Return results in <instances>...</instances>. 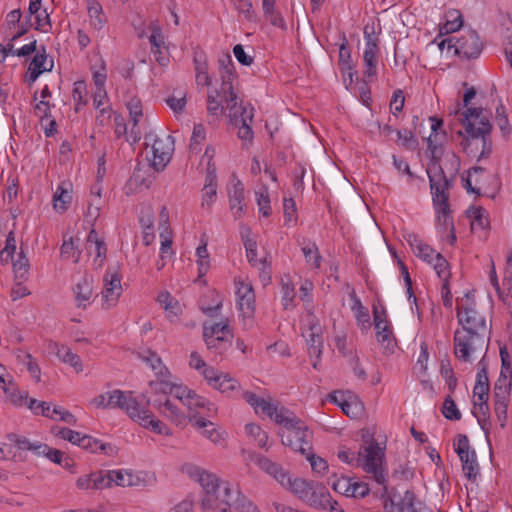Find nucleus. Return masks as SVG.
<instances>
[{
  "mask_svg": "<svg viewBox=\"0 0 512 512\" xmlns=\"http://www.w3.org/2000/svg\"><path fill=\"white\" fill-rule=\"evenodd\" d=\"M457 320L461 328L454 332V354L459 361L468 363L478 352L488 351L491 328L485 316L476 309L470 292L457 299Z\"/></svg>",
  "mask_w": 512,
  "mask_h": 512,
  "instance_id": "obj_1",
  "label": "nucleus"
},
{
  "mask_svg": "<svg viewBox=\"0 0 512 512\" xmlns=\"http://www.w3.org/2000/svg\"><path fill=\"white\" fill-rule=\"evenodd\" d=\"M181 471L201 485L200 506L203 512H228L231 509L239 512H259L238 489L233 490L229 482L222 481L216 474L191 463L183 464Z\"/></svg>",
  "mask_w": 512,
  "mask_h": 512,
  "instance_id": "obj_2",
  "label": "nucleus"
},
{
  "mask_svg": "<svg viewBox=\"0 0 512 512\" xmlns=\"http://www.w3.org/2000/svg\"><path fill=\"white\" fill-rule=\"evenodd\" d=\"M461 123L465 134L458 131L462 137L460 146L469 157L477 161L488 159L492 153V124L486 116H483L482 108H467L462 113Z\"/></svg>",
  "mask_w": 512,
  "mask_h": 512,
  "instance_id": "obj_3",
  "label": "nucleus"
},
{
  "mask_svg": "<svg viewBox=\"0 0 512 512\" xmlns=\"http://www.w3.org/2000/svg\"><path fill=\"white\" fill-rule=\"evenodd\" d=\"M91 403L96 408H120L142 427L158 434H167L163 430L167 429V427L160 420L156 419L149 410V400H139L132 396V392L125 393L116 389L96 396L92 399Z\"/></svg>",
  "mask_w": 512,
  "mask_h": 512,
  "instance_id": "obj_4",
  "label": "nucleus"
},
{
  "mask_svg": "<svg viewBox=\"0 0 512 512\" xmlns=\"http://www.w3.org/2000/svg\"><path fill=\"white\" fill-rule=\"evenodd\" d=\"M337 456L344 463L362 467L365 472L373 475L377 483L384 484L386 482L382 467L385 454L378 443L371 442L368 445H364L358 452L340 450Z\"/></svg>",
  "mask_w": 512,
  "mask_h": 512,
  "instance_id": "obj_5",
  "label": "nucleus"
},
{
  "mask_svg": "<svg viewBox=\"0 0 512 512\" xmlns=\"http://www.w3.org/2000/svg\"><path fill=\"white\" fill-rule=\"evenodd\" d=\"M275 422L285 428L279 433L283 445L301 454L312 450V433L293 412H282L276 415Z\"/></svg>",
  "mask_w": 512,
  "mask_h": 512,
  "instance_id": "obj_6",
  "label": "nucleus"
},
{
  "mask_svg": "<svg viewBox=\"0 0 512 512\" xmlns=\"http://www.w3.org/2000/svg\"><path fill=\"white\" fill-rule=\"evenodd\" d=\"M427 174L435 211L439 218L440 214L443 216L444 223H446L451 213L449 190L453 186L454 176L448 178L441 165L435 160H432L431 164L428 166Z\"/></svg>",
  "mask_w": 512,
  "mask_h": 512,
  "instance_id": "obj_7",
  "label": "nucleus"
},
{
  "mask_svg": "<svg viewBox=\"0 0 512 512\" xmlns=\"http://www.w3.org/2000/svg\"><path fill=\"white\" fill-rule=\"evenodd\" d=\"M455 452L458 454L464 475L470 481H475L479 474V464L474 449H471L469 439L464 434H459L457 442L454 443Z\"/></svg>",
  "mask_w": 512,
  "mask_h": 512,
  "instance_id": "obj_8",
  "label": "nucleus"
},
{
  "mask_svg": "<svg viewBox=\"0 0 512 512\" xmlns=\"http://www.w3.org/2000/svg\"><path fill=\"white\" fill-rule=\"evenodd\" d=\"M230 105H233V102L227 103L228 117L233 124L239 126L238 137L244 141H251L253 139L251 128L254 117L253 107L248 110L247 107L239 105L237 100H235V107H230Z\"/></svg>",
  "mask_w": 512,
  "mask_h": 512,
  "instance_id": "obj_9",
  "label": "nucleus"
},
{
  "mask_svg": "<svg viewBox=\"0 0 512 512\" xmlns=\"http://www.w3.org/2000/svg\"><path fill=\"white\" fill-rule=\"evenodd\" d=\"M483 49V44L476 31L466 30L455 38L454 53L464 59H476Z\"/></svg>",
  "mask_w": 512,
  "mask_h": 512,
  "instance_id": "obj_10",
  "label": "nucleus"
},
{
  "mask_svg": "<svg viewBox=\"0 0 512 512\" xmlns=\"http://www.w3.org/2000/svg\"><path fill=\"white\" fill-rule=\"evenodd\" d=\"M174 152V139L170 135L155 137L152 144L153 158L151 166L156 171H163L170 162Z\"/></svg>",
  "mask_w": 512,
  "mask_h": 512,
  "instance_id": "obj_11",
  "label": "nucleus"
},
{
  "mask_svg": "<svg viewBox=\"0 0 512 512\" xmlns=\"http://www.w3.org/2000/svg\"><path fill=\"white\" fill-rule=\"evenodd\" d=\"M236 301L240 315L244 319H252L255 314V293L252 285L236 280Z\"/></svg>",
  "mask_w": 512,
  "mask_h": 512,
  "instance_id": "obj_12",
  "label": "nucleus"
},
{
  "mask_svg": "<svg viewBox=\"0 0 512 512\" xmlns=\"http://www.w3.org/2000/svg\"><path fill=\"white\" fill-rule=\"evenodd\" d=\"M373 319L377 341L380 344L385 345V348L388 351L393 352L395 347V337L392 327L387 320L385 309L383 308L380 311L376 307H373Z\"/></svg>",
  "mask_w": 512,
  "mask_h": 512,
  "instance_id": "obj_13",
  "label": "nucleus"
},
{
  "mask_svg": "<svg viewBox=\"0 0 512 512\" xmlns=\"http://www.w3.org/2000/svg\"><path fill=\"white\" fill-rule=\"evenodd\" d=\"M103 283L101 292L103 307L109 309L117 303L122 294L121 278L116 271L109 268L103 277Z\"/></svg>",
  "mask_w": 512,
  "mask_h": 512,
  "instance_id": "obj_14",
  "label": "nucleus"
},
{
  "mask_svg": "<svg viewBox=\"0 0 512 512\" xmlns=\"http://www.w3.org/2000/svg\"><path fill=\"white\" fill-rule=\"evenodd\" d=\"M364 38L366 46L363 54L364 66L363 71L364 77L370 79L377 73V55L379 52L378 38L374 35V32H368V27L364 29Z\"/></svg>",
  "mask_w": 512,
  "mask_h": 512,
  "instance_id": "obj_15",
  "label": "nucleus"
},
{
  "mask_svg": "<svg viewBox=\"0 0 512 512\" xmlns=\"http://www.w3.org/2000/svg\"><path fill=\"white\" fill-rule=\"evenodd\" d=\"M53 66V59H50L49 61L47 60L46 49L42 46L41 49L36 52L29 64L25 75V81L29 85L33 84L42 73L51 71Z\"/></svg>",
  "mask_w": 512,
  "mask_h": 512,
  "instance_id": "obj_16",
  "label": "nucleus"
},
{
  "mask_svg": "<svg viewBox=\"0 0 512 512\" xmlns=\"http://www.w3.org/2000/svg\"><path fill=\"white\" fill-rule=\"evenodd\" d=\"M305 503L316 509H329L330 511L336 510L337 505V502L332 500V497L326 487L318 482H315L313 485Z\"/></svg>",
  "mask_w": 512,
  "mask_h": 512,
  "instance_id": "obj_17",
  "label": "nucleus"
},
{
  "mask_svg": "<svg viewBox=\"0 0 512 512\" xmlns=\"http://www.w3.org/2000/svg\"><path fill=\"white\" fill-rule=\"evenodd\" d=\"M229 207L235 219H239L245 213L246 204L244 203V185L240 180H236L231 188H228Z\"/></svg>",
  "mask_w": 512,
  "mask_h": 512,
  "instance_id": "obj_18",
  "label": "nucleus"
},
{
  "mask_svg": "<svg viewBox=\"0 0 512 512\" xmlns=\"http://www.w3.org/2000/svg\"><path fill=\"white\" fill-rule=\"evenodd\" d=\"M86 250L89 255L95 254L94 263L97 267H101L106 258L107 247L104 240L98 238L95 229H92L87 236Z\"/></svg>",
  "mask_w": 512,
  "mask_h": 512,
  "instance_id": "obj_19",
  "label": "nucleus"
},
{
  "mask_svg": "<svg viewBox=\"0 0 512 512\" xmlns=\"http://www.w3.org/2000/svg\"><path fill=\"white\" fill-rule=\"evenodd\" d=\"M126 107L129 111L130 121L132 122L130 136L127 138V141L131 138L133 142H137L141 138V132L138 129V123L143 116L141 100L137 97H132L127 102Z\"/></svg>",
  "mask_w": 512,
  "mask_h": 512,
  "instance_id": "obj_20",
  "label": "nucleus"
},
{
  "mask_svg": "<svg viewBox=\"0 0 512 512\" xmlns=\"http://www.w3.org/2000/svg\"><path fill=\"white\" fill-rule=\"evenodd\" d=\"M37 450V456H45L51 462L58 464L65 469L70 470L73 466V461L71 458L66 457L64 452L51 448L49 445L45 443H40L38 447L35 448Z\"/></svg>",
  "mask_w": 512,
  "mask_h": 512,
  "instance_id": "obj_21",
  "label": "nucleus"
},
{
  "mask_svg": "<svg viewBox=\"0 0 512 512\" xmlns=\"http://www.w3.org/2000/svg\"><path fill=\"white\" fill-rule=\"evenodd\" d=\"M257 464L263 471L275 478L282 486L289 483L290 476L288 472H286L282 466L271 461L269 458L259 456L257 458Z\"/></svg>",
  "mask_w": 512,
  "mask_h": 512,
  "instance_id": "obj_22",
  "label": "nucleus"
},
{
  "mask_svg": "<svg viewBox=\"0 0 512 512\" xmlns=\"http://www.w3.org/2000/svg\"><path fill=\"white\" fill-rule=\"evenodd\" d=\"M321 332V326L318 323H314L310 325L307 333L304 334L308 345V352L311 357L320 358L323 345Z\"/></svg>",
  "mask_w": 512,
  "mask_h": 512,
  "instance_id": "obj_23",
  "label": "nucleus"
},
{
  "mask_svg": "<svg viewBox=\"0 0 512 512\" xmlns=\"http://www.w3.org/2000/svg\"><path fill=\"white\" fill-rule=\"evenodd\" d=\"M190 421H194V426L201 431L202 435L215 444L223 441L221 433L216 429L215 424L204 417L190 415Z\"/></svg>",
  "mask_w": 512,
  "mask_h": 512,
  "instance_id": "obj_24",
  "label": "nucleus"
},
{
  "mask_svg": "<svg viewBox=\"0 0 512 512\" xmlns=\"http://www.w3.org/2000/svg\"><path fill=\"white\" fill-rule=\"evenodd\" d=\"M77 307L85 308L93 294V279L84 276L73 288Z\"/></svg>",
  "mask_w": 512,
  "mask_h": 512,
  "instance_id": "obj_25",
  "label": "nucleus"
},
{
  "mask_svg": "<svg viewBox=\"0 0 512 512\" xmlns=\"http://www.w3.org/2000/svg\"><path fill=\"white\" fill-rule=\"evenodd\" d=\"M72 201V184L62 182L53 196V206L58 212H65Z\"/></svg>",
  "mask_w": 512,
  "mask_h": 512,
  "instance_id": "obj_26",
  "label": "nucleus"
},
{
  "mask_svg": "<svg viewBox=\"0 0 512 512\" xmlns=\"http://www.w3.org/2000/svg\"><path fill=\"white\" fill-rule=\"evenodd\" d=\"M105 481L103 471H95L79 477L76 481V486L81 490H102L109 483Z\"/></svg>",
  "mask_w": 512,
  "mask_h": 512,
  "instance_id": "obj_27",
  "label": "nucleus"
},
{
  "mask_svg": "<svg viewBox=\"0 0 512 512\" xmlns=\"http://www.w3.org/2000/svg\"><path fill=\"white\" fill-rule=\"evenodd\" d=\"M184 405L187 406V408L191 411L189 416H197V413H192V411H195L196 409L205 410L206 412H204V415L208 417L212 416L217 410L216 406L213 403H211L205 397L197 395L195 392H193L190 396L186 397V402H184Z\"/></svg>",
  "mask_w": 512,
  "mask_h": 512,
  "instance_id": "obj_28",
  "label": "nucleus"
},
{
  "mask_svg": "<svg viewBox=\"0 0 512 512\" xmlns=\"http://www.w3.org/2000/svg\"><path fill=\"white\" fill-rule=\"evenodd\" d=\"M154 407L165 417L170 419L173 423L181 425L185 422L186 416L179 408L174 405L170 400L164 402L155 401Z\"/></svg>",
  "mask_w": 512,
  "mask_h": 512,
  "instance_id": "obj_29",
  "label": "nucleus"
},
{
  "mask_svg": "<svg viewBox=\"0 0 512 512\" xmlns=\"http://www.w3.org/2000/svg\"><path fill=\"white\" fill-rule=\"evenodd\" d=\"M233 336L229 324L226 322L205 323L203 326V337L206 344L215 342L214 337Z\"/></svg>",
  "mask_w": 512,
  "mask_h": 512,
  "instance_id": "obj_30",
  "label": "nucleus"
},
{
  "mask_svg": "<svg viewBox=\"0 0 512 512\" xmlns=\"http://www.w3.org/2000/svg\"><path fill=\"white\" fill-rule=\"evenodd\" d=\"M103 476L105 482H109L106 485V488L112 487L113 484L117 486H132L134 485V477L133 475L124 470H111V471H103Z\"/></svg>",
  "mask_w": 512,
  "mask_h": 512,
  "instance_id": "obj_31",
  "label": "nucleus"
},
{
  "mask_svg": "<svg viewBox=\"0 0 512 512\" xmlns=\"http://www.w3.org/2000/svg\"><path fill=\"white\" fill-rule=\"evenodd\" d=\"M221 89L224 94V98L227 103H232L230 107H235V100H237V94L233 90L232 80L234 77V70H230L228 67L221 68Z\"/></svg>",
  "mask_w": 512,
  "mask_h": 512,
  "instance_id": "obj_32",
  "label": "nucleus"
},
{
  "mask_svg": "<svg viewBox=\"0 0 512 512\" xmlns=\"http://www.w3.org/2000/svg\"><path fill=\"white\" fill-rule=\"evenodd\" d=\"M90 24L95 30H102L107 22L102 6L96 0H87Z\"/></svg>",
  "mask_w": 512,
  "mask_h": 512,
  "instance_id": "obj_33",
  "label": "nucleus"
},
{
  "mask_svg": "<svg viewBox=\"0 0 512 512\" xmlns=\"http://www.w3.org/2000/svg\"><path fill=\"white\" fill-rule=\"evenodd\" d=\"M227 109V102L224 98L222 89L212 90L207 95V112L209 115H218L219 111L223 112Z\"/></svg>",
  "mask_w": 512,
  "mask_h": 512,
  "instance_id": "obj_34",
  "label": "nucleus"
},
{
  "mask_svg": "<svg viewBox=\"0 0 512 512\" xmlns=\"http://www.w3.org/2000/svg\"><path fill=\"white\" fill-rule=\"evenodd\" d=\"M314 484V481H307L301 478L292 479L289 477V483H286L284 487L291 490L300 500L305 502Z\"/></svg>",
  "mask_w": 512,
  "mask_h": 512,
  "instance_id": "obj_35",
  "label": "nucleus"
},
{
  "mask_svg": "<svg viewBox=\"0 0 512 512\" xmlns=\"http://www.w3.org/2000/svg\"><path fill=\"white\" fill-rule=\"evenodd\" d=\"M467 214L471 219V229L473 231L477 229L485 230L489 226L487 211L483 207H471Z\"/></svg>",
  "mask_w": 512,
  "mask_h": 512,
  "instance_id": "obj_36",
  "label": "nucleus"
},
{
  "mask_svg": "<svg viewBox=\"0 0 512 512\" xmlns=\"http://www.w3.org/2000/svg\"><path fill=\"white\" fill-rule=\"evenodd\" d=\"M445 18V22L440 26V35L456 32L463 25L462 14L458 10L448 11Z\"/></svg>",
  "mask_w": 512,
  "mask_h": 512,
  "instance_id": "obj_37",
  "label": "nucleus"
},
{
  "mask_svg": "<svg viewBox=\"0 0 512 512\" xmlns=\"http://www.w3.org/2000/svg\"><path fill=\"white\" fill-rule=\"evenodd\" d=\"M511 377L512 374H508L505 370H501L500 375L494 384L493 398L503 399L504 397H510Z\"/></svg>",
  "mask_w": 512,
  "mask_h": 512,
  "instance_id": "obj_38",
  "label": "nucleus"
},
{
  "mask_svg": "<svg viewBox=\"0 0 512 512\" xmlns=\"http://www.w3.org/2000/svg\"><path fill=\"white\" fill-rule=\"evenodd\" d=\"M57 357L64 363L72 366L77 373L83 370V365L80 357L73 353L67 346H59L56 352Z\"/></svg>",
  "mask_w": 512,
  "mask_h": 512,
  "instance_id": "obj_39",
  "label": "nucleus"
},
{
  "mask_svg": "<svg viewBox=\"0 0 512 512\" xmlns=\"http://www.w3.org/2000/svg\"><path fill=\"white\" fill-rule=\"evenodd\" d=\"M473 414L477 418L481 428L486 432L487 425H490L488 400H474Z\"/></svg>",
  "mask_w": 512,
  "mask_h": 512,
  "instance_id": "obj_40",
  "label": "nucleus"
},
{
  "mask_svg": "<svg viewBox=\"0 0 512 512\" xmlns=\"http://www.w3.org/2000/svg\"><path fill=\"white\" fill-rule=\"evenodd\" d=\"M2 384V389L4 393L10 398L11 402L15 405L22 406L28 401L27 394H22L16 384L9 380L8 382L4 379V383Z\"/></svg>",
  "mask_w": 512,
  "mask_h": 512,
  "instance_id": "obj_41",
  "label": "nucleus"
},
{
  "mask_svg": "<svg viewBox=\"0 0 512 512\" xmlns=\"http://www.w3.org/2000/svg\"><path fill=\"white\" fill-rule=\"evenodd\" d=\"M296 291L294 285L290 282L289 278L287 281L282 279L281 281V302L285 310L293 309L295 306Z\"/></svg>",
  "mask_w": 512,
  "mask_h": 512,
  "instance_id": "obj_42",
  "label": "nucleus"
},
{
  "mask_svg": "<svg viewBox=\"0 0 512 512\" xmlns=\"http://www.w3.org/2000/svg\"><path fill=\"white\" fill-rule=\"evenodd\" d=\"M78 446L83 448L84 450L91 452V453H96L98 450H101L104 453L108 454L107 449L112 450V447L110 444L102 443L100 440H98L90 435H83V434L81 436Z\"/></svg>",
  "mask_w": 512,
  "mask_h": 512,
  "instance_id": "obj_43",
  "label": "nucleus"
},
{
  "mask_svg": "<svg viewBox=\"0 0 512 512\" xmlns=\"http://www.w3.org/2000/svg\"><path fill=\"white\" fill-rule=\"evenodd\" d=\"M351 298L353 300L352 310L356 312V320L359 325H362L363 328H369L370 327V315L367 310L362 305V302L360 299L356 296L355 293L351 295Z\"/></svg>",
  "mask_w": 512,
  "mask_h": 512,
  "instance_id": "obj_44",
  "label": "nucleus"
},
{
  "mask_svg": "<svg viewBox=\"0 0 512 512\" xmlns=\"http://www.w3.org/2000/svg\"><path fill=\"white\" fill-rule=\"evenodd\" d=\"M213 388L219 390L223 394L231 395L232 392L239 388V382L228 374L222 373Z\"/></svg>",
  "mask_w": 512,
  "mask_h": 512,
  "instance_id": "obj_45",
  "label": "nucleus"
},
{
  "mask_svg": "<svg viewBox=\"0 0 512 512\" xmlns=\"http://www.w3.org/2000/svg\"><path fill=\"white\" fill-rule=\"evenodd\" d=\"M352 481V478L346 476L337 477L334 475L333 477L329 478V484L331 485L332 489L335 492L347 497L350 496Z\"/></svg>",
  "mask_w": 512,
  "mask_h": 512,
  "instance_id": "obj_46",
  "label": "nucleus"
},
{
  "mask_svg": "<svg viewBox=\"0 0 512 512\" xmlns=\"http://www.w3.org/2000/svg\"><path fill=\"white\" fill-rule=\"evenodd\" d=\"M216 193L215 175L209 174L203 188L202 207H210L216 198Z\"/></svg>",
  "mask_w": 512,
  "mask_h": 512,
  "instance_id": "obj_47",
  "label": "nucleus"
},
{
  "mask_svg": "<svg viewBox=\"0 0 512 512\" xmlns=\"http://www.w3.org/2000/svg\"><path fill=\"white\" fill-rule=\"evenodd\" d=\"M169 374L167 368H164L163 376L156 381H150L149 386L155 393H162L164 395L171 394L175 391L174 383L165 379V376Z\"/></svg>",
  "mask_w": 512,
  "mask_h": 512,
  "instance_id": "obj_48",
  "label": "nucleus"
},
{
  "mask_svg": "<svg viewBox=\"0 0 512 512\" xmlns=\"http://www.w3.org/2000/svg\"><path fill=\"white\" fill-rule=\"evenodd\" d=\"M256 202L259 208V212L264 217H269L272 214L267 187L263 186L258 191H256Z\"/></svg>",
  "mask_w": 512,
  "mask_h": 512,
  "instance_id": "obj_49",
  "label": "nucleus"
},
{
  "mask_svg": "<svg viewBox=\"0 0 512 512\" xmlns=\"http://www.w3.org/2000/svg\"><path fill=\"white\" fill-rule=\"evenodd\" d=\"M478 354H481V359L477 363V374L475 383L490 386L488 377L489 362L487 359V352H478Z\"/></svg>",
  "mask_w": 512,
  "mask_h": 512,
  "instance_id": "obj_50",
  "label": "nucleus"
},
{
  "mask_svg": "<svg viewBox=\"0 0 512 512\" xmlns=\"http://www.w3.org/2000/svg\"><path fill=\"white\" fill-rule=\"evenodd\" d=\"M494 412L501 428H505L507 422V409L510 403V397L493 398Z\"/></svg>",
  "mask_w": 512,
  "mask_h": 512,
  "instance_id": "obj_51",
  "label": "nucleus"
},
{
  "mask_svg": "<svg viewBox=\"0 0 512 512\" xmlns=\"http://www.w3.org/2000/svg\"><path fill=\"white\" fill-rule=\"evenodd\" d=\"M28 408L35 415H42L50 419H55L50 404L45 401H38L34 398H30L28 401Z\"/></svg>",
  "mask_w": 512,
  "mask_h": 512,
  "instance_id": "obj_52",
  "label": "nucleus"
},
{
  "mask_svg": "<svg viewBox=\"0 0 512 512\" xmlns=\"http://www.w3.org/2000/svg\"><path fill=\"white\" fill-rule=\"evenodd\" d=\"M7 438L18 449L31 451L37 456V450L35 448L39 446L40 442L32 443L26 437H22L16 433L8 434Z\"/></svg>",
  "mask_w": 512,
  "mask_h": 512,
  "instance_id": "obj_53",
  "label": "nucleus"
},
{
  "mask_svg": "<svg viewBox=\"0 0 512 512\" xmlns=\"http://www.w3.org/2000/svg\"><path fill=\"white\" fill-rule=\"evenodd\" d=\"M13 271L16 280L23 281L27 278L29 271V261L23 255L22 251L19 253L18 259L13 262Z\"/></svg>",
  "mask_w": 512,
  "mask_h": 512,
  "instance_id": "obj_54",
  "label": "nucleus"
},
{
  "mask_svg": "<svg viewBox=\"0 0 512 512\" xmlns=\"http://www.w3.org/2000/svg\"><path fill=\"white\" fill-rule=\"evenodd\" d=\"M302 252L307 263L311 264L314 268L320 267L321 256L315 243H309L302 247Z\"/></svg>",
  "mask_w": 512,
  "mask_h": 512,
  "instance_id": "obj_55",
  "label": "nucleus"
},
{
  "mask_svg": "<svg viewBox=\"0 0 512 512\" xmlns=\"http://www.w3.org/2000/svg\"><path fill=\"white\" fill-rule=\"evenodd\" d=\"M442 414L448 420L457 421L461 419V413L450 395H447L444 399Z\"/></svg>",
  "mask_w": 512,
  "mask_h": 512,
  "instance_id": "obj_56",
  "label": "nucleus"
},
{
  "mask_svg": "<svg viewBox=\"0 0 512 512\" xmlns=\"http://www.w3.org/2000/svg\"><path fill=\"white\" fill-rule=\"evenodd\" d=\"M245 429L247 434L255 439L257 445L260 448H264L266 446L268 441V434L265 431H263L259 425L249 423L246 424Z\"/></svg>",
  "mask_w": 512,
  "mask_h": 512,
  "instance_id": "obj_57",
  "label": "nucleus"
},
{
  "mask_svg": "<svg viewBox=\"0 0 512 512\" xmlns=\"http://www.w3.org/2000/svg\"><path fill=\"white\" fill-rule=\"evenodd\" d=\"M398 139L401 141V145L408 150H415L418 147V140L413 132L409 129L397 130Z\"/></svg>",
  "mask_w": 512,
  "mask_h": 512,
  "instance_id": "obj_58",
  "label": "nucleus"
},
{
  "mask_svg": "<svg viewBox=\"0 0 512 512\" xmlns=\"http://www.w3.org/2000/svg\"><path fill=\"white\" fill-rule=\"evenodd\" d=\"M339 64L341 66V71L345 72L346 70H351L353 68V63L351 60V52L348 47V42L344 37V42L340 45L339 48Z\"/></svg>",
  "mask_w": 512,
  "mask_h": 512,
  "instance_id": "obj_59",
  "label": "nucleus"
},
{
  "mask_svg": "<svg viewBox=\"0 0 512 512\" xmlns=\"http://www.w3.org/2000/svg\"><path fill=\"white\" fill-rule=\"evenodd\" d=\"M87 89L84 81L74 83L72 97L75 102V110L78 111L81 105L86 104Z\"/></svg>",
  "mask_w": 512,
  "mask_h": 512,
  "instance_id": "obj_60",
  "label": "nucleus"
},
{
  "mask_svg": "<svg viewBox=\"0 0 512 512\" xmlns=\"http://www.w3.org/2000/svg\"><path fill=\"white\" fill-rule=\"evenodd\" d=\"M434 261V269L439 276L440 279L444 281H448V278L450 276V272L448 270V261L440 254L436 253L435 257L433 258Z\"/></svg>",
  "mask_w": 512,
  "mask_h": 512,
  "instance_id": "obj_61",
  "label": "nucleus"
},
{
  "mask_svg": "<svg viewBox=\"0 0 512 512\" xmlns=\"http://www.w3.org/2000/svg\"><path fill=\"white\" fill-rule=\"evenodd\" d=\"M141 359L146 362L154 371H157L158 376H163L164 368L161 367V358L154 352L148 350L140 355Z\"/></svg>",
  "mask_w": 512,
  "mask_h": 512,
  "instance_id": "obj_62",
  "label": "nucleus"
},
{
  "mask_svg": "<svg viewBox=\"0 0 512 512\" xmlns=\"http://www.w3.org/2000/svg\"><path fill=\"white\" fill-rule=\"evenodd\" d=\"M235 8L244 15L248 21H256V13L250 0H232Z\"/></svg>",
  "mask_w": 512,
  "mask_h": 512,
  "instance_id": "obj_63",
  "label": "nucleus"
},
{
  "mask_svg": "<svg viewBox=\"0 0 512 512\" xmlns=\"http://www.w3.org/2000/svg\"><path fill=\"white\" fill-rule=\"evenodd\" d=\"M415 500L416 496L415 493L411 490H407L404 493V496L401 499V502L399 503V507L397 509V512H417V509L415 507Z\"/></svg>",
  "mask_w": 512,
  "mask_h": 512,
  "instance_id": "obj_64",
  "label": "nucleus"
}]
</instances>
